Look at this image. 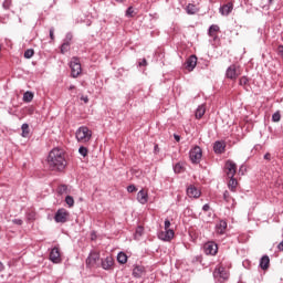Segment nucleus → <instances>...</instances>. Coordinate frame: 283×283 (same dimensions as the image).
<instances>
[{"label":"nucleus","instance_id":"nucleus-45","mask_svg":"<svg viewBox=\"0 0 283 283\" xmlns=\"http://www.w3.org/2000/svg\"><path fill=\"white\" fill-rule=\"evenodd\" d=\"M209 209H211V207H210L208 203H206V205L202 207V210H203V211H209Z\"/></svg>","mask_w":283,"mask_h":283},{"label":"nucleus","instance_id":"nucleus-17","mask_svg":"<svg viewBox=\"0 0 283 283\" xmlns=\"http://www.w3.org/2000/svg\"><path fill=\"white\" fill-rule=\"evenodd\" d=\"M137 200H138V202H140V205H147V200H149V196L147 193V190L142 189L137 193Z\"/></svg>","mask_w":283,"mask_h":283},{"label":"nucleus","instance_id":"nucleus-23","mask_svg":"<svg viewBox=\"0 0 283 283\" xmlns=\"http://www.w3.org/2000/svg\"><path fill=\"white\" fill-rule=\"evenodd\" d=\"M218 32H220V27L218 24H212L209 28V36L216 39V36H218Z\"/></svg>","mask_w":283,"mask_h":283},{"label":"nucleus","instance_id":"nucleus-29","mask_svg":"<svg viewBox=\"0 0 283 283\" xmlns=\"http://www.w3.org/2000/svg\"><path fill=\"white\" fill-rule=\"evenodd\" d=\"M33 98H34V94H32V92H25L23 95L24 103H32Z\"/></svg>","mask_w":283,"mask_h":283},{"label":"nucleus","instance_id":"nucleus-15","mask_svg":"<svg viewBox=\"0 0 283 283\" xmlns=\"http://www.w3.org/2000/svg\"><path fill=\"white\" fill-rule=\"evenodd\" d=\"M147 273V270L144 265H135L133 269V275L134 277H143Z\"/></svg>","mask_w":283,"mask_h":283},{"label":"nucleus","instance_id":"nucleus-46","mask_svg":"<svg viewBox=\"0 0 283 283\" xmlns=\"http://www.w3.org/2000/svg\"><path fill=\"white\" fill-rule=\"evenodd\" d=\"M139 65H140V66L147 65V60L144 59L142 62H139Z\"/></svg>","mask_w":283,"mask_h":283},{"label":"nucleus","instance_id":"nucleus-9","mask_svg":"<svg viewBox=\"0 0 283 283\" xmlns=\"http://www.w3.org/2000/svg\"><path fill=\"white\" fill-rule=\"evenodd\" d=\"M101 260V253L91 252L86 259V266L93 269L94 266H98V261Z\"/></svg>","mask_w":283,"mask_h":283},{"label":"nucleus","instance_id":"nucleus-33","mask_svg":"<svg viewBox=\"0 0 283 283\" xmlns=\"http://www.w3.org/2000/svg\"><path fill=\"white\" fill-rule=\"evenodd\" d=\"M281 119H282V115L280 114V111L275 112V113L272 115V120H273V123H280Z\"/></svg>","mask_w":283,"mask_h":283},{"label":"nucleus","instance_id":"nucleus-31","mask_svg":"<svg viewBox=\"0 0 283 283\" xmlns=\"http://www.w3.org/2000/svg\"><path fill=\"white\" fill-rule=\"evenodd\" d=\"M57 193L60 196H63L64 193H67V186L66 185H61L57 187Z\"/></svg>","mask_w":283,"mask_h":283},{"label":"nucleus","instance_id":"nucleus-20","mask_svg":"<svg viewBox=\"0 0 283 283\" xmlns=\"http://www.w3.org/2000/svg\"><path fill=\"white\" fill-rule=\"evenodd\" d=\"M216 230L219 235H223V233L227 232V221H220L219 223H217Z\"/></svg>","mask_w":283,"mask_h":283},{"label":"nucleus","instance_id":"nucleus-18","mask_svg":"<svg viewBox=\"0 0 283 283\" xmlns=\"http://www.w3.org/2000/svg\"><path fill=\"white\" fill-rule=\"evenodd\" d=\"M200 195V190H198V188H196L195 186L188 187L187 196H189V198H198Z\"/></svg>","mask_w":283,"mask_h":283},{"label":"nucleus","instance_id":"nucleus-7","mask_svg":"<svg viewBox=\"0 0 283 283\" xmlns=\"http://www.w3.org/2000/svg\"><path fill=\"white\" fill-rule=\"evenodd\" d=\"M224 172L228 178H234L238 172V165L232 160H228L224 166Z\"/></svg>","mask_w":283,"mask_h":283},{"label":"nucleus","instance_id":"nucleus-50","mask_svg":"<svg viewBox=\"0 0 283 283\" xmlns=\"http://www.w3.org/2000/svg\"><path fill=\"white\" fill-rule=\"evenodd\" d=\"M69 90H70V91H72V90H76V86L71 85V86L69 87Z\"/></svg>","mask_w":283,"mask_h":283},{"label":"nucleus","instance_id":"nucleus-51","mask_svg":"<svg viewBox=\"0 0 283 283\" xmlns=\"http://www.w3.org/2000/svg\"><path fill=\"white\" fill-rule=\"evenodd\" d=\"M3 271V263L0 262V272Z\"/></svg>","mask_w":283,"mask_h":283},{"label":"nucleus","instance_id":"nucleus-22","mask_svg":"<svg viewBox=\"0 0 283 283\" xmlns=\"http://www.w3.org/2000/svg\"><path fill=\"white\" fill-rule=\"evenodd\" d=\"M186 12L187 14H197V12H200V9L196 4L189 3L186 7Z\"/></svg>","mask_w":283,"mask_h":283},{"label":"nucleus","instance_id":"nucleus-37","mask_svg":"<svg viewBox=\"0 0 283 283\" xmlns=\"http://www.w3.org/2000/svg\"><path fill=\"white\" fill-rule=\"evenodd\" d=\"M134 7H129L128 9H127V11H126V15L127 17H134Z\"/></svg>","mask_w":283,"mask_h":283},{"label":"nucleus","instance_id":"nucleus-41","mask_svg":"<svg viewBox=\"0 0 283 283\" xmlns=\"http://www.w3.org/2000/svg\"><path fill=\"white\" fill-rule=\"evenodd\" d=\"M143 231H144V228L143 227H138L136 229V235H143Z\"/></svg>","mask_w":283,"mask_h":283},{"label":"nucleus","instance_id":"nucleus-14","mask_svg":"<svg viewBox=\"0 0 283 283\" xmlns=\"http://www.w3.org/2000/svg\"><path fill=\"white\" fill-rule=\"evenodd\" d=\"M196 65H198V57L196 55H191L186 61V70H188V72H193V70L196 69Z\"/></svg>","mask_w":283,"mask_h":283},{"label":"nucleus","instance_id":"nucleus-36","mask_svg":"<svg viewBox=\"0 0 283 283\" xmlns=\"http://www.w3.org/2000/svg\"><path fill=\"white\" fill-rule=\"evenodd\" d=\"M65 202L69 207H74V198L72 196H66Z\"/></svg>","mask_w":283,"mask_h":283},{"label":"nucleus","instance_id":"nucleus-16","mask_svg":"<svg viewBox=\"0 0 283 283\" xmlns=\"http://www.w3.org/2000/svg\"><path fill=\"white\" fill-rule=\"evenodd\" d=\"M232 11H233V3L232 2H228L227 4H223L220 8V12L223 17H229V14H231Z\"/></svg>","mask_w":283,"mask_h":283},{"label":"nucleus","instance_id":"nucleus-43","mask_svg":"<svg viewBox=\"0 0 283 283\" xmlns=\"http://www.w3.org/2000/svg\"><path fill=\"white\" fill-rule=\"evenodd\" d=\"M50 39L51 41H54V28L50 29Z\"/></svg>","mask_w":283,"mask_h":283},{"label":"nucleus","instance_id":"nucleus-34","mask_svg":"<svg viewBox=\"0 0 283 283\" xmlns=\"http://www.w3.org/2000/svg\"><path fill=\"white\" fill-rule=\"evenodd\" d=\"M32 56H34V50L28 49V50L24 52V59H32Z\"/></svg>","mask_w":283,"mask_h":283},{"label":"nucleus","instance_id":"nucleus-28","mask_svg":"<svg viewBox=\"0 0 283 283\" xmlns=\"http://www.w3.org/2000/svg\"><path fill=\"white\" fill-rule=\"evenodd\" d=\"M117 262H119V264H127V254L119 252L117 254Z\"/></svg>","mask_w":283,"mask_h":283},{"label":"nucleus","instance_id":"nucleus-52","mask_svg":"<svg viewBox=\"0 0 283 283\" xmlns=\"http://www.w3.org/2000/svg\"><path fill=\"white\" fill-rule=\"evenodd\" d=\"M115 1H117L118 3H123V0H115Z\"/></svg>","mask_w":283,"mask_h":283},{"label":"nucleus","instance_id":"nucleus-6","mask_svg":"<svg viewBox=\"0 0 283 283\" xmlns=\"http://www.w3.org/2000/svg\"><path fill=\"white\" fill-rule=\"evenodd\" d=\"M189 158L191 163L198 165L202 160V148L195 146L189 153Z\"/></svg>","mask_w":283,"mask_h":283},{"label":"nucleus","instance_id":"nucleus-25","mask_svg":"<svg viewBox=\"0 0 283 283\" xmlns=\"http://www.w3.org/2000/svg\"><path fill=\"white\" fill-rule=\"evenodd\" d=\"M249 82L250 80L247 76H241L239 78V85L244 90H249V86H250Z\"/></svg>","mask_w":283,"mask_h":283},{"label":"nucleus","instance_id":"nucleus-2","mask_svg":"<svg viewBox=\"0 0 283 283\" xmlns=\"http://www.w3.org/2000/svg\"><path fill=\"white\" fill-rule=\"evenodd\" d=\"M75 136L77 143H90L92 140V130L87 126H82L76 130Z\"/></svg>","mask_w":283,"mask_h":283},{"label":"nucleus","instance_id":"nucleus-27","mask_svg":"<svg viewBox=\"0 0 283 283\" xmlns=\"http://www.w3.org/2000/svg\"><path fill=\"white\" fill-rule=\"evenodd\" d=\"M21 129H22L21 136H22L23 138H28V136H30V125L23 124L22 127H21Z\"/></svg>","mask_w":283,"mask_h":283},{"label":"nucleus","instance_id":"nucleus-21","mask_svg":"<svg viewBox=\"0 0 283 283\" xmlns=\"http://www.w3.org/2000/svg\"><path fill=\"white\" fill-rule=\"evenodd\" d=\"M224 147H227V145H224L223 142H216L213 149L216 154H222L224 153Z\"/></svg>","mask_w":283,"mask_h":283},{"label":"nucleus","instance_id":"nucleus-13","mask_svg":"<svg viewBox=\"0 0 283 283\" xmlns=\"http://www.w3.org/2000/svg\"><path fill=\"white\" fill-rule=\"evenodd\" d=\"M50 260L53 264H61V251L59 248H53L50 253Z\"/></svg>","mask_w":283,"mask_h":283},{"label":"nucleus","instance_id":"nucleus-10","mask_svg":"<svg viewBox=\"0 0 283 283\" xmlns=\"http://www.w3.org/2000/svg\"><path fill=\"white\" fill-rule=\"evenodd\" d=\"M203 251L206 255H216V253H218V244L214 242H208L203 245Z\"/></svg>","mask_w":283,"mask_h":283},{"label":"nucleus","instance_id":"nucleus-42","mask_svg":"<svg viewBox=\"0 0 283 283\" xmlns=\"http://www.w3.org/2000/svg\"><path fill=\"white\" fill-rule=\"evenodd\" d=\"M229 198H230L229 191L226 190L223 193V199L226 200V202H229Z\"/></svg>","mask_w":283,"mask_h":283},{"label":"nucleus","instance_id":"nucleus-1","mask_svg":"<svg viewBox=\"0 0 283 283\" xmlns=\"http://www.w3.org/2000/svg\"><path fill=\"white\" fill-rule=\"evenodd\" d=\"M48 164L52 171H63L65 167H67L65 150L61 148H53L49 154Z\"/></svg>","mask_w":283,"mask_h":283},{"label":"nucleus","instance_id":"nucleus-12","mask_svg":"<svg viewBox=\"0 0 283 283\" xmlns=\"http://www.w3.org/2000/svg\"><path fill=\"white\" fill-rule=\"evenodd\" d=\"M69 217H70V212H67V210L60 209L55 213V222H62V223L67 222Z\"/></svg>","mask_w":283,"mask_h":283},{"label":"nucleus","instance_id":"nucleus-4","mask_svg":"<svg viewBox=\"0 0 283 283\" xmlns=\"http://www.w3.org/2000/svg\"><path fill=\"white\" fill-rule=\"evenodd\" d=\"M242 75V67L238 64L230 65L226 71V78L230 81H238V77Z\"/></svg>","mask_w":283,"mask_h":283},{"label":"nucleus","instance_id":"nucleus-30","mask_svg":"<svg viewBox=\"0 0 283 283\" xmlns=\"http://www.w3.org/2000/svg\"><path fill=\"white\" fill-rule=\"evenodd\" d=\"M175 174H182L185 172V164H180L178 163L175 167H174Z\"/></svg>","mask_w":283,"mask_h":283},{"label":"nucleus","instance_id":"nucleus-11","mask_svg":"<svg viewBox=\"0 0 283 283\" xmlns=\"http://www.w3.org/2000/svg\"><path fill=\"white\" fill-rule=\"evenodd\" d=\"M101 266L104 271H112V269H114V258L108 255L105 259H102Z\"/></svg>","mask_w":283,"mask_h":283},{"label":"nucleus","instance_id":"nucleus-47","mask_svg":"<svg viewBox=\"0 0 283 283\" xmlns=\"http://www.w3.org/2000/svg\"><path fill=\"white\" fill-rule=\"evenodd\" d=\"M174 138H175V140L177 142V143H180V136L179 135H174Z\"/></svg>","mask_w":283,"mask_h":283},{"label":"nucleus","instance_id":"nucleus-26","mask_svg":"<svg viewBox=\"0 0 283 283\" xmlns=\"http://www.w3.org/2000/svg\"><path fill=\"white\" fill-rule=\"evenodd\" d=\"M228 187L230 190L235 191L238 187V179H235L234 177L230 178V180L228 181Z\"/></svg>","mask_w":283,"mask_h":283},{"label":"nucleus","instance_id":"nucleus-44","mask_svg":"<svg viewBox=\"0 0 283 283\" xmlns=\"http://www.w3.org/2000/svg\"><path fill=\"white\" fill-rule=\"evenodd\" d=\"M81 101H83L84 103H90V97L82 95Z\"/></svg>","mask_w":283,"mask_h":283},{"label":"nucleus","instance_id":"nucleus-53","mask_svg":"<svg viewBox=\"0 0 283 283\" xmlns=\"http://www.w3.org/2000/svg\"><path fill=\"white\" fill-rule=\"evenodd\" d=\"M155 149H158V145L155 146Z\"/></svg>","mask_w":283,"mask_h":283},{"label":"nucleus","instance_id":"nucleus-32","mask_svg":"<svg viewBox=\"0 0 283 283\" xmlns=\"http://www.w3.org/2000/svg\"><path fill=\"white\" fill-rule=\"evenodd\" d=\"M65 52H70V42H64L61 45V54H65Z\"/></svg>","mask_w":283,"mask_h":283},{"label":"nucleus","instance_id":"nucleus-19","mask_svg":"<svg viewBox=\"0 0 283 283\" xmlns=\"http://www.w3.org/2000/svg\"><path fill=\"white\" fill-rule=\"evenodd\" d=\"M271 265V259H269V255H263L260 261V266L263 271H266L269 266Z\"/></svg>","mask_w":283,"mask_h":283},{"label":"nucleus","instance_id":"nucleus-8","mask_svg":"<svg viewBox=\"0 0 283 283\" xmlns=\"http://www.w3.org/2000/svg\"><path fill=\"white\" fill-rule=\"evenodd\" d=\"M213 276L217 280H219V282H224V281L229 280V271H227L224 268L219 265L218 268H216V270L213 272Z\"/></svg>","mask_w":283,"mask_h":283},{"label":"nucleus","instance_id":"nucleus-49","mask_svg":"<svg viewBox=\"0 0 283 283\" xmlns=\"http://www.w3.org/2000/svg\"><path fill=\"white\" fill-rule=\"evenodd\" d=\"M279 251H283V241L277 245Z\"/></svg>","mask_w":283,"mask_h":283},{"label":"nucleus","instance_id":"nucleus-40","mask_svg":"<svg viewBox=\"0 0 283 283\" xmlns=\"http://www.w3.org/2000/svg\"><path fill=\"white\" fill-rule=\"evenodd\" d=\"M12 222L13 224H18V227H21V224H23V220L21 219H13Z\"/></svg>","mask_w":283,"mask_h":283},{"label":"nucleus","instance_id":"nucleus-38","mask_svg":"<svg viewBox=\"0 0 283 283\" xmlns=\"http://www.w3.org/2000/svg\"><path fill=\"white\" fill-rule=\"evenodd\" d=\"M276 53H277L279 56H281V59H283V45L277 46Z\"/></svg>","mask_w":283,"mask_h":283},{"label":"nucleus","instance_id":"nucleus-48","mask_svg":"<svg viewBox=\"0 0 283 283\" xmlns=\"http://www.w3.org/2000/svg\"><path fill=\"white\" fill-rule=\"evenodd\" d=\"M264 160H271V155L269 153L264 155Z\"/></svg>","mask_w":283,"mask_h":283},{"label":"nucleus","instance_id":"nucleus-35","mask_svg":"<svg viewBox=\"0 0 283 283\" xmlns=\"http://www.w3.org/2000/svg\"><path fill=\"white\" fill-rule=\"evenodd\" d=\"M78 154H81V156H83L85 158V156H87V154H88L87 147L81 146L78 148Z\"/></svg>","mask_w":283,"mask_h":283},{"label":"nucleus","instance_id":"nucleus-5","mask_svg":"<svg viewBox=\"0 0 283 283\" xmlns=\"http://www.w3.org/2000/svg\"><path fill=\"white\" fill-rule=\"evenodd\" d=\"M71 67V76L73 78H77V76H81V73L83 72V69L81 67V60L77 57H73L70 63Z\"/></svg>","mask_w":283,"mask_h":283},{"label":"nucleus","instance_id":"nucleus-39","mask_svg":"<svg viewBox=\"0 0 283 283\" xmlns=\"http://www.w3.org/2000/svg\"><path fill=\"white\" fill-rule=\"evenodd\" d=\"M127 191H128V193H134V191H136V186H134V185L128 186Z\"/></svg>","mask_w":283,"mask_h":283},{"label":"nucleus","instance_id":"nucleus-3","mask_svg":"<svg viewBox=\"0 0 283 283\" xmlns=\"http://www.w3.org/2000/svg\"><path fill=\"white\" fill-rule=\"evenodd\" d=\"M171 227V221L169 219L165 220V231H161L158 234L159 240H163L164 242H170V240H174L175 232L172 229H169Z\"/></svg>","mask_w":283,"mask_h":283},{"label":"nucleus","instance_id":"nucleus-24","mask_svg":"<svg viewBox=\"0 0 283 283\" xmlns=\"http://www.w3.org/2000/svg\"><path fill=\"white\" fill-rule=\"evenodd\" d=\"M206 112H207V107L205 105H200L195 113L196 118L198 119L202 118Z\"/></svg>","mask_w":283,"mask_h":283}]
</instances>
